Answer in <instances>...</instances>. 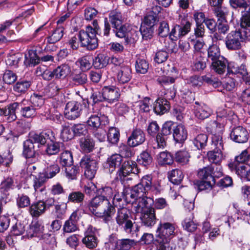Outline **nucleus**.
Returning <instances> with one entry per match:
<instances>
[{"instance_id":"4be33fe9","label":"nucleus","mask_w":250,"mask_h":250,"mask_svg":"<svg viewBox=\"0 0 250 250\" xmlns=\"http://www.w3.org/2000/svg\"><path fill=\"white\" fill-rule=\"evenodd\" d=\"M194 106V113L198 119L203 120L208 118L211 114V109L207 105L203 104H200L198 102H195Z\"/></svg>"},{"instance_id":"2f4dec72","label":"nucleus","mask_w":250,"mask_h":250,"mask_svg":"<svg viewBox=\"0 0 250 250\" xmlns=\"http://www.w3.org/2000/svg\"><path fill=\"white\" fill-rule=\"evenodd\" d=\"M34 144L28 139L24 142L23 155L26 159L35 158V150Z\"/></svg>"},{"instance_id":"f03ea898","label":"nucleus","mask_w":250,"mask_h":250,"mask_svg":"<svg viewBox=\"0 0 250 250\" xmlns=\"http://www.w3.org/2000/svg\"><path fill=\"white\" fill-rule=\"evenodd\" d=\"M250 41V29H236L229 33L225 38L227 48L231 51L241 50L243 43Z\"/></svg>"},{"instance_id":"0eeeda50","label":"nucleus","mask_w":250,"mask_h":250,"mask_svg":"<svg viewBox=\"0 0 250 250\" xmlns=\"http://www.w3.org/2000/svg\"><path fill=\"white\" fill-rule=\"evenodd\" d=\"M191 23L184 19H182L181 24H176L169 33V37L172 40L176 41L179 38L185 36L190 31Z\"/></svg>"},{"instance_id":"9d476101","label":"nucleus","mask_w":250,"mask_h":250,"mask_svg":"<svg viewBox=\"0 0 250 250\" xmlns=\"http://www.w3.org/2000/svg\"><path fill=\"white\" fill-rule=\"evenodd\" d=\"M32 177L35 195L38 196L45 193L46 191L45 183L47 181L45 175L40 172L38 175L32 174Z\"/></svg>"},{"instance_id":"c85d7f7f","label":"nucleus","mask_w":250,"mask_h":250,"mask_svg":"<svg viewBox=\"0 0 250 250\" xmlns=\"http://www.w3.org/2000/svg\"><path fill=\"white\" fill-rule=\"evenodd\" d=\"M170 108L169 102L165 99L159 98L155 103L154 111L157 114H163Z\"/></svg>"},{"instance_id":"e433bc0d","label":"nucleus","mask_w":250,"mask_h":250,"mask_svg":"<svg viewBox=\"0 0 250 250\" xmlns=\"http://www.w3.org/2000/svg\"><path fill=\"white\" fill-rule=\"evenodd\" d=\"M215 168L214 166L209 165L199 170L198 172V177L203 180H208V178L213 179L212 173Z\"/></svg>"},{"instance_id":"72a5a7b5","label":"nucleus","mask_w":250,"mask_h":250,"mask_svg":"<svg viewBox=\"0 0 250 250\" xmlns=\"http://www.w3.org/2000/svg\"><path fill=\"white\" fill-rule=\"evenodd\" d=\"M64 28L63 26H58L53 32L52 34L46 39L49 43H55L61 40L63 35Z\"/></svg>"},{"instance_id":"f257e3e1","label":"nucleus","mask_w":250,"mask_h":250,"mask_svg":"<svg viewBox=\"0 0 250 250\" xmlns=\"http://www.w3.org/2000/svg\"><path fill=\"white\" fill-rule=\"evenodd\" d=\"M176 224L170 222H160L157 229L158 250H169V242L175 234Z\"/></svg>"},{"instance_id":"423d86ee","label":"nucleus","mask_w":250,"mask_h":250,"mask_svg":"<svg viewBox=\"0 0 250 250\" xmlns=\"http://www.w3.org/2000/svg\"><path fill=\"white\" fill-rule=\"evenodd\" d=\"M80 166L84 169V174L88 179H92L94 177L97 169V163L95 159L85 155L81 159Z\"/></svg>"},{"instance_id":"338daca9","label":"nucleus","mask_w":250,"mask_h":250,"mask_svg":"<svg viewBox=\"0 0 250 250\" xmlns=\"http://www.w3.org/2000/svg\"><path fill=\"white\" fill-rule=\"evenodd\" d=\"M131 26L128 24H125L121 26L115 28V31L116 36L120 38H127V34H128Z\"/></svg>"},{"instance_id":"bf43d9fd","label":"nucleus","mask_w":250,"mask_h":250,"mask_svg":"<svg viewBox=\"0 0 250 250\" xmlns=\"http://www.w3.org/2000/svg\"><path fill=\"white\" fill-rule=\"evenodd\" d=\"M61 136L63 141H67L73 138L74 133L72 129L66 124L62 125Z\"/></svg>"},{"instance_id":"f3484780","label":"nucleus","mask_w":250,"mask_h":250,"mask_svg":"<svg viewBox=\"0 0 250 250\" xmlns=\"http://www.w3.org/2000/svg\"><path fill=\"white\" fill-rule=\"evenodd\" d=\"M146 140L145 134L140 129H133L127 140V144L131 147H135L142 144Z\"/></svg>"},{"instance_id":"864d4df0","label":"nucleus","mask_w":250,"mask_h":250,"mask_svg":"<svg viewBox=\"0 0 250 250\" xmlns=\"http://www.w3.org/2000/svg\"><path fill=\"white\" fill-rule=\"evenodd\" d=\"M67 204L62 202L55 205L54 213L57 218L62 219L64 216L67 210Z\"/></svg>"},{"instance_id":"603ef678","label":"nucleus","mask_w":250,"mask_h":250,"mask_svg":"<svg viewBox=\"0 0 250 250\" xmlns=\"http://www.w3.org/2000/svg\"><path fill=\"white\" fill-rule=\"evenodd\" d=\"M30 198L24 194H19L16 198V204L18 208H24L30 205Z\"/></svg>"},{"instance_id":"9b49d317","label":"nucleus","mask_w":250,"mask_h":250,"mask_svg":"<svg viewBox=\"0 0 250 250\" xmlns=\"http://www.w3.org/2000/svg\"><path fill=\"white\" fill-rule=\"evenodd\" d=\"M82 105L76 101L68 102L64 109L65 117L69 120H75L81 114Z\"/></svg>"},{"instance_id":"a878e982","label":"nucleus","mask_w":250,"mask_h":250,"mask_svg":"<svg viewBox=\"0 0 250 250\" xmlns=\"http://www.w3.org/2000/svg\"><path fill=\"white\" fill-rule=\"evenodd\" d=\"M147 194L145 195L138 199V203L136 208L135 211L137 212H140L145 210V209L148 208H152L151 206L154 203L152 198L147 197Z\"/></svg>"},{"instance_id":"79ce46f5","label":"nucleus","mask_w":250,"mask_h":250,"mask_svg":"<svg viewBox=\"0 0 250 250\" xmlns=\"http://www.w3.org/2000/svg\"><path fill=\"white\" fill-rule=\"evenodd\" d=\"M108 141L112 144H117L120 138V132L116 127H111L106 134Z\"/></svg>"},{"instance_id":"b1692460","label":"nucleus","mask_w":250,"mask_h":250,"mask_svg":"<svg viewBox=\"0 0 250 250\" xmlns=\"http://www.w3.org/2000/svg\"><path fill=\"white\" fill-rule=\"evenodd\" d=\"M108 199L98 195L93 198L88 205V208L90 212L95 215V212H98L97 208L101 206L102 208L106 204H107Z\"/></svg>"},{"instance_id":"20e7f679","label":"nucleus","mask_w":250,"mask_h":250,"mask_svg":"<svg viewBox=\"0 0 250 250\" xmlns=\"http://www.w3.org/2000/svg\"><path fill=\"white\" fill-rule=\"evenodd\" d=\"M212 146L214 149L208 152V160L214 164H219L225 157L223 152L224 148L222 137L214 135L212 138Z\"/></svg>"},{"instance_id":"6e6552de","label":"nucleus","mask_w":250,"mask_h":250,"mask_svg":"<svg viewBox=\"0 0 250 250\" xmlns=\"http://www.w3.org/2000/svg\"><path fill=\"white\" fill-rule=\"evenodd\" d=\"M172 125L171 122H167L164 124L161 133L157 134L155 142L152 145L154 149L164 148L165 147L166 136L171 133Z\"/></svg>"},{"instance_id":"3c124183","label":"nucleus","mask_w":250,"mask_h":250,"mask_svg":"<svg viewBox=\"0 0 250 250\" xmlns=\"http://www.w3.org/2000/svg\"><path fill=\"white\" fill-rule=\"evenodd\" d=\"M30 128V123L23 120H19L17 121L14 126V130L20 134L26 132Z\"/></svg>"},{"instance_id":"f8f14e48","label":"nucleus","mask_w":250,"mask_h":250,"mask_svg":"<svg viewBox=\"0 0 250 250\" xmlns=\"http://www.w3.org/2000/svg\"><path fill=\"white\" fill-rule=\"evenodd\" d=\"M103 208V211L95 212V216L102 218L105 223L108 224L113 220L112 216L116 212L115 208L108 200L107 204L104 205Z\"/></svg>"},{"instance_id":"f704fd0d","label":"nucleus","mask_w":250,"mask_h":250,"mask_svg":"<svg viewBox=\"0 0 250 250\" xmlns=\"http://www.w3.org/2000/svg\"><path fill=\"white\" fill-rule=\"evenodd\" d=\"M223 57L221 55L220 49L216 44L210 45L208 49V58L212 62Z\"/></svg>"},{"instance_id":"393cba45","label":"nucleus","mask_w":250,"mask_h":250,"mask_svg":"<svg viewBox=\"0 0 250 250\" xmlns=\"http://www.w3.org/2000/svg\"><path fill=\"white\" fill-rule=\"evenodd\" d=\"M44 201L40 200L33 203L30 206L29 212L34 217H38L45 211Z\"/></svg>"},{"instance_id":"09e8293b","label":"nucleus","mask_w":250,"mask_h":250,"mask_svg":"<svg viewBox=\"0 0 250 250\" xmlns=\"http://www.w3.org/2000/svg\"><path fill=\"white\" fill-rule=\"evenodd\" d=\"M140 185L145 188V190L148 192V191L151 189H155L156 190V192H159L160 190L156 187L152 186V177L150 175H146L144 176L141 182L139 183Z\"/></svg>"},{"instance_id":"0e129e2a","label":"nucleus","mask_w":250,"mask_h":250,"mask_svg":"<svg viewBox=\"0 0 250 250\" xmlns=\"http://www.w3.org/2000/svg\"><path fill=\"white\" fill-rule=\"evenodd\" d=\"M60 88L54 83H50L45 90V94L48 97H53L57 95Z\"/></svg>"},{"instance_id":"5701e85b","label":"nucleus","mask_w":250,"mask_h":250,"mask_svg":"<svg viewBox=\"0 0 250 250\" xmlns=\"http://www.w3.org/2000/svg\"><path fill=\"white\" fill-rule=\"evenodd\" d=\"M21 113L25 118H32L36 116V108L32 105L28 101L23 100L21 102Z\"/></svg>"},{"instance_id":"49530a36","label":"nucleus","mask_w":250,"mask_h":250,"mask_svg":"<svg viewBox=\"0 0 250 250\" xmlns=\"http://www.w3.org/2000/svg\"><path fill=\"white\" fill-rule=\"evenodd\" d=\"M80 147L83 151L90 152L94 148V141L93 139L88 138H82L80 141Z\"/></svg>"},{"instance_id":"e2e57ef3","label":"nucleus","mask_w":250,"mask_h":250,"mask_svg":"<svg viewBox=\"0 0 250 250\" xmlns=\"http://www.w3.org/2000/svg\"><path fill=\"white\" fill-rule=\"evenodd\" d=\"M248 150L245 149L243 150L241 153L237 156L235 158L233 162L230 163L229 164V167H236V164H244L248 158Z\"/></svg>"},{"instance_id":"7c9ffc66","label":"nucleus","mask_w":250,"mask_h":250,"mask_svg":"<svg viewBox=\"0 0 250 250\" xmlns=\"http://www.w3.org/2000/svg\"><path fill=\"white\" fill-rule=\"evenodd\" d=\"M109 63V57L105 54H99L93 60V65L97 69H101Z\"/></svg>"},{"instance_id":"774afa93","label":"nucleus","mask_w":250,"mask_h":250,"mask_svg":"<svg viewBox=\"0 0 250 250\" xmlns=\"http://www.w3.org/2000/svg\"><path fill=\"white\" fill-rule=\"evenodd\" d=\"M90 59L88 56H83L77 61V63L83 71L88 70L91 67Z\"/></svg>"},{"instance_id":"680f3d73","label":"nucleus","mask_w":250,"mask_h":250,"mask_svg":"<svg viewBox=\"0 0 250 250\" xmlns=\"http://www.w3.org/2000/svg\"><path fill=\"white\" fill-rule=\"evenodd\" d=\"M60 170V168L57 164H54L50 166L42 172L43 174L46 179L48 180L54 177L57 173H59Z\"/></svg>"},{"instance_id":"37998d69","label":"nucleus","mask_w":250,"mask_h":250,"mask_svg":"<svg viewBox=\"0 0 250 250\" xmlns=\"http://www.w3.org/2000/svg\"><path fill=\"white\" fill-rule=\"evenodd\" d=\"M208 139V137L206 134H200L194 138L192 142L197 149H202L206 146Z\"/></svg>"},{"instance_id":"c756f323","label":"nucleus","mask_w":250,"mask_h":250,"mask_svg":"<svg viewBox=\"0 0 250 250\" xmlns=\"http://www.w3.org/2000/svg\"><path fill=\"white\" fill-rule=\"evenodd\" d=\"M87 82V75L83 72L73 73L71 75V82L75 85H82Z\"/></svg>"},{"instance_id":"1a4fd4ad","label":"nucleus","mask_w":250,"mask_h":250,"mask_svg":"<svg viewBox=\"0 0 250 250\" xmlns=\"http://www.w3.org/2000/svg\"><path fill=\"white\" fill-rule=\"evenodd\" d=\"M97 229L89 225L84 231V236L82 239V243L88 249H94L97 247L99 243L97 237L96 236Z\"/></svg>"},{"instance_id":"412c9836","label":"nucleus","mask_w":250,"mask_h":250,"mask_svg":"<svg viewBox=\"0 0 250 250\" xmlns=\"http://www.w3.org/2000/svg\"><path fill=\"white\" fill-rule=\"evenodd\" d=\"M116 76L119 83H127L131 79V69L129 66L122 64L118 69Z\"/></svg>"},{"instance_id":"69168bd1","label":"nucleus","mask_w":250,"mask_h":250,"mask_svg":"<svg viewBox=\"0 0 250 250\" xmlns=\"http://www.w3.org/2000/svg\"><path fill=\"white\" fill-rule=\"evenodd\" d=\"M138 162L139 164L146 166L152 163V158L148 152L144 151L138 156Z\"/></svg>"},{"instance_id":"39448f33","label":"nucleus","mask_w":250,"mask_h":250,"mask_svg":"<svg viewBox=\"0 0 250 250\" xmlns=\"http://www.w3.org/2000/svg\"><path fill=\"white\" fill-rule=\"evenodd\" d=\"M80 43L83 47L92 50L98 45V39L96 36V30L91 26H87L85 31L81 30L78 35Z\"/></svg>"},{"instance_id":"a211bd4d","label":"nucleus","mask_w":250,"mask_h":250,"mask_svg":"<svg viewBox=\"0 0 250 250\" xmlns=\"http://www.w3.org/2000/svg\"><path fill=\"white\" fill-rule=\"evenodd\" d=\"M53 132L51 130H47L42 132L40 134L30 133L29 139L34 144H38L39 145H43L47 141H52V138H53Z\"/></svg>"},{"instance_id":"a18cd8bd","label":"nucleus","mask_w":250,"mask_h":250,"mask_svg":"<svg viewBox=\"0 0 250 250\" xmlns=\"http://www.w3.org/2000/svg\"><path fill=\"white\" fill-rule=\"evenodd\" d=\"M134 243V241L128 239L119 240L115 242V248L119 250H129Z\"/></svg>"},{"instance_id":"2eb2a0df","label":"nucleus","mask_w":250,"mask_h":250,"mask_svg":"<svg viewBox=\"0 0 250 250\" xmlns=\"http://www.w3.org/2000/svg\"><path fill=\"white\" fill-rule=\"evenodd\" d=\"M230 137L232 140L236 143H244L248 140L249 134L245 128L238 126L232 130Z\"/></svg>"},{"instance_id":"dca6fc26","label":"nucleus","mask_w":250,"mask_h":250,"mask_svg":"<svg viewBox=\"0 0 250 250\" xmlns=\"http://www.w3.org/2000/svg\"><path fill=\"white\" fill-rule=\"evenodd\" d=\"M44 230V226L40 221H32L26 229L25 236L28 238L42 236Z\"/></svg>"},{"instance_id":"6ab92c4d","label":"nucleus","mask_w":250,"mask_h":250,"mask_svg":"<svg viewBox=\"0 0 250 250\" xmlns=\"http://www.w3.org/2000/svg\"><path fill=\"white\" fill-rule=\"evenodd\" d=\"M102 94L104 100L110 103L117 101L120 95L119 89L114 86H104L102 89Z\"/></svg>"},{"instance_id":"5fc2aeb1","label":"nucleus","mask_w":250,"mask_h":250,"mask_svg":"<svg viewBox=\"0 0 250 250\" xmlns=\"http://www.w3.org/2000/svg\"><path fill=\"white\" fill-rule=\"evenodd\" d=\"M109 20L114 28L120 26L122 23V14L117 11H112L109 15Z\"/></svg>"},{"instance_id":"c03bdc74","label":"nucleus","mask_w":250,"mask_h":250,"mask_svg":"<svg viewBox=\"0 0 250 250\" xmlns=\"http://www.w3.org/2000/svg\"><path fill=\"white\" fill-rule=\"evenodd\" d=\"M148 193V192L145 190V188L138 184L132 188L129 195L131 198L137 199Z\"/></svg>"},{"instance_id":"4d7b16f0","label":"nucleus","mask_w":250,"mask_h":250,"mask_svg":"<svg viewBox=\"0 0 250 250\" xmlns=\"http://www.w3.org/2000/svg\"><path fill=\"white\" fill-rule=\"evenodd\" d=\"M148 69V63L144 59L138 58L136 61L135 69L137 73L145 74Z\"/></svg>"},{"instance_id":"58836bf2","label":"nucleus","mask_w":250,"mask_h":250,"mask_svg":"<svg viewBox=\"0 0 250 250\" xmlns=\"http://www.w3.org/2000/svg\"><path fill=\"white\" fill-rule=\"evenodd\" d=\"M190 157L189 153L185 150H179L175 154L176 161L182 165L187 164L189 161Z\"/></svg>"},{"instance_id":"13d9d810","label":"nucleus","mask_w":250,"mask_h":250,"mask_svg":"<svg viewBox=\"0 0 250 250\" xmlns=\"http://www.w3.org/2000/svg\"><path fill=\"white\" fill-rule=\"evenodd\" d=\"M78 229V224L77 223L68 219L65 221L62 227L63 233H72Z\"/></svg>"},{"instance_id":"473e14b6","label":"nucleus","mask_w":250,"mask_h":250,"mask_svg":"<svg viewBox=\"0 0 250 250\" xmlns=\"http://www.w3.org/2000/svg\"><path fill=\"white\" fill-rule=\"evenodd\" d=\"M85 198L84 194L80 191H75L70 192L67 197V203L71 202L75 204H80L82 207V203Z\"/></svg>"},{"instance_id":"ddd939ff","label":"nucleus","mask_w":250,"mask_h":250,"mask_svg":"<svg viewBox=\"0 0 250 250\" xmlns=\"http://www.w3.org/2000/svg\"><path fill=\"white\" fill-rule=\"evenodd\" d=\"M140 212L141 213L140 219L144 226L151 227L156 224V217L154 208H149Z\"/></svg>"},{"instance_id":"c9c22d12","label":"nucleus","mask_w":250,"mask_h":250,"mask_svg":"<svg viewBox=\"0 0 250 250\" xmlns=\"http://www.w3.org/2000/svg\"><path fill=\"white\" fill-rule=\"evenodd\" d=\"M217 114V119L218 121H214L212 124V127H214L215 126L216 127H219V128L222 129L223 128L224 123L223 122L221 123L222 119L226 118L228 115V111L227 110L223 108H218L216 111Z\"/></svg>"},{"instance_id":"052dcab7","label":"nucleus","mask_w":250,"mask_h":250,"mask_svg":"<svg viewBox=\"0 0 250 250\" xmlns=\"http://www.w3.org/2000/svg\"><path fill=\"white\" fill-rule=\"evenodd\" d=\"M73 157L71 153L69 151H65L61 153L60 163L63 167L71 165L73 164Z\"/></svg>"},{"instance_id":"4c0bfd02","label":"nucleus","mask_w":250,"mask_h":250,"mask_svg":"<svg viewBox=\"0 0 250 250\" xmlns=\"http://www.w3.org/2000/svg\"><path fill=\"white\" fill-rule=\"evenodd\" d=\"M70 72V67L66 64H63L54 69V73L56 78H65Z\"/></svg>"},{"instance_id":"a19ab883","label":"nucleus","mask_w":250,"mask_h":250,"mask_svg":"<svg viewBox=\"0 0 250 250\" xmlns=\"http://www.w3.org/2000/svg\"><path fill=\"white\" fill-rule=\"evenodd\" d=\"M158 163L160 165H171L173 163V157L167 151L160 152L157 156Z\"/></svg>"},{"instance_id":"ea45409f","label":"nucleus","mask_w":250,"mask_h":250,"mask_svg":"<svg viewBox=\"0 0 250 250\" xmlns=\"http://www.w3.org/2000/svg\"><path fill=\"white\" fill-rule=\"evenodd\" d=\"M240 26L241 29L240 30L249 29L250 27V8L242 12V17L240 19Z\"/></svg>"},{"instance_id":"4468645a","label":"nucleus","mask_w":250,"mask_h":250,"mask_svg":"<svg viewBox=\"0 0 250 250\" xmlns=\"http://www.w3.org/2000/svg\"><path fill=\"white\" fill-rule=\"evenodd\" d=\"M136 171V164L131 160L125 161L117 173V179L123 180L125 177Z\"/></svg>"},{"instance_id":"7ed1b4c3","label":"nucleus","mask_w":250,"mask_h":250,"mask_svg":"<svg viewBox=\"0 0 250 250\" xmlns=\"http://www.w3.org/2000/svg\"><path fill=\"white\" fill-rule=\"evenodd\" d=\"M129 217V210L125 208H122L118 209L115 219L119 226H123L124 225V229L126 233L130 234L133 237H137L139 227L137 224H134Z\"/></svg>"},{"instance_id":"8fccbe9b","label":"nucleus","mask_w":250,"mask_h":250,"mask_svg":"<svg viewBox=\"0 0 250 250\" xmlns=\"http://www.w3.org/2000/svg\"><path fill=\"white\" fill-rule=\"evenodd\" d=\"M31 82L28 81H22L17 82L14 86V90L18 93H25L31 86Z\"/></svg>"},{"instance_id":"aec40b11","label":"nucleus","mask_w":250,"mask_h":250,"mask_svg":"<svg viewBox=\"0 0 250 250\" xmlns=\"http://www.w3.org/2000/svg\"><path fill=\"white\" fill-rule=\"evenodd\" d=\"M123 161L121 155L114 154L109 157L104 164V167L110 173L113 172L116 167H119Z\"/></svg>"},{"instance_id":"cd10ccee","label":"nucleus","mask_w":250,"mask_h":250,"mask_svg":"<svg viewBox=\"0 0 250 250\" xmlns=\"http://www.w3.org/2000/svg\"><path fill=\"white\" fill-rule=\"evenodd\" d=\"M228 60L223 57L212 62V69L218 74H223L227 69Z\"/></svg>"},{"instance_id":"bb28decb","label":"nucleus","mask_w":250,"mask_h":250,"mask_svg":"<svg viewBox=\"0 0 250 250\" xmlns=\"http://www.w3.org/2000/svg\"><path fill=\"white\" fill-rule=\"evenodd\" d=\"M188 133L185 126L178 125L173 129V136L177 143H182L187 138Z\"/></svg>"},{"instance_id":"6e6d98bb","label":"nucleus","mask_w":250,"mask_h":250,"mask_svg":"<svg viewBox=\"0 0 250 250\" xmlns=\"http://www.w3.org/2000/svg\"><path fill=\"white\" fill-rule=\"evenodd\" d=\"M51 143L47 145L46 149V153L50 155H55L58 153L62 147V143L59 142H54L52 138Z\"/></svg>"},{"instance_id":"de8ad7c7","label":"nucleus","mask_w":250,"mask_h":250,"mask_svg":"<svg viewBox=\"0 0 250 250\" xmlns=\"http://www.w3.org/2000/svg\"><path fill=\"white\" fill-rule=\"evenodd\" d=\"M184 177L181 170L175 169L171 170L168 175L170 181L174 184H179L182 181Z\"/></svg>"}]
</instances>
